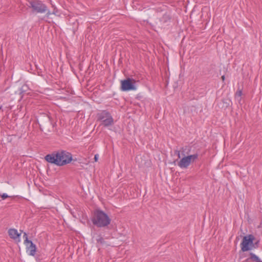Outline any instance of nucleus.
<instances>
[{
    "instance_id": "f257e3e1",
    "label": "nucleus",
    "mask_w": 262,
    "mask_h": 262,
    "mask_svg": "<svg viewBox=\"0 0 262 262\" xmlns=\"http://www.w3.org/2000/svg\"><path fill=\"white\" fill-rule=\"evenodd\" d=\"M45 159L51 164L62 166L70 163L73 160V157L70 152L60 150L47 155L45 157Z\"/></svg>"
},
{
    "instance_id": "f03ea898",
    "label": "nucleus",
    "mask_w": 262,
    "mask_h": 262,
    "mask_svg": "<svg viewBox=\"0 0 262 262\" xmlns=\"http://www.w3.org/2000/svg\"><path fill=\"white\" fill-rule=\"evenodd\" d=\"M174 155L178 158L176 160L180 159V160L178 162V165L181 168H187L198 157V154L188 155L185 154L184 148L174 150Z\"/></svg>"
},
{
    "instance_id": "7ed1b4c3",
    "label": "nucleus",
    "mask_w": 262,
    "mask_h": 262,
    "mask_svg": "<svg viewBox=\"0 0 262 262\" xmlns=\"http://www.w3.org/2000/svg\"><path fill=\"white\" fill-rule=\"evenodd\" d=\"M92 222L97 227H105L110 224L111 219L103 211L97 209L94 211Z\"/></svg>"
},
{
    "instance_id": "20e7f679",
    "label": "nucleus",
    "mask_w": 262,
    "mask_h": 262,
    "mask_svg": "<svg viewBox=\"0 0 262 262\" xmlns=\"http://www.w3.org/2000/svg\"><path fill=\"white\" fill-rule=\"evenodd\" d=\"M97 120L101 122V125L108 127L114 124V119L111 115L106 111H103L97 115Z\"/></svg>"
},
{
    "instance_id": "39448f33",
    "label": "nucleus",
    "mask_w": 262,
    "mask_h": 262,
    "mask_svg": "<svg viewBox=\"0 0 262 262\" xmlns=\"http://www.w3.org/2000/svg\"><path fill=\"white\" fill-rule=\"evenodd\" d=\"M254 239L255 237L252 234L245 236L240 245L241 250L243 252H246L256 248L253 243Z\"/></svg>"
},
{
    "instance_id": "423d86ee",
    "label": "nucleus",
    "mask_w": 262,
    "mask_h": 262,
    "mask_svg": "<svg viewBox=\"0 0 262 262\" xmlns=\"http://www.w3.org/2000/svg\"><path fill=\"white\" fill-rule=\"evenodd\" d=\"M29 7L31 8L33 11L39 13H43L47 11V7L41 1L35 0L29 2Z\"/></svg>"
},
{
    "instance_id": "0eeeda50",
    "label": "nucleus",
    "mask_w": 262,
    "mask_h": 262,
    "mask_svg": "<svg viewBox=\"0 0 262 262\" xmlns=\"http://www.w3.org/2000/svg\"><path fill=\"white\" fill-rule=\"evenodd\" d=\"M135 83L136 81L134 79L129 78L121 80V89L122 91L136 90V87L135 85Z\"/></svg>"
},
{
    "instance_id": "6e6552de",
    "label": "nucleus",
    "mask_w": 262,
    "mask_h": 262,
    "mask_svg": "<svg viewBox=\"0 0 262 262\" xmlns=\"http://www.w3.org/2000/svg\"><path fill=\"white\" fill-rule=\"evenodd\" d=\"M26 246V251L27 253L31 256H34L36 252V245L33 243L31 241L27 244H25Z\"/></svg>"
},
{
    "instance_id": "1a4fd4ad",
    "label": "nucleus",
    "mask_w": 262,
    "mask_h": 262,
    "mask_svg": "<svg viewBox=\"0 0 262 262\" xmlns=\"http://www.w3.org/2000/svg\"><path fill=\"white\" fill-rule=\"evenodd\" d=\"M250 257L245 260V262H262V261L253 253H250Z\"/></svg>"
},
{
    "instance_id": "9d476101",
    "label": "nucleus",
    "mask_w": 262,
    "mask_h": 262,
    "mask_svg": "<svg viewBox=\"0 0 262 262\" xmlns=\"http://www.w3.org/2000/svg\"><path fill=\"white\" fill-rule=\"evenodd\" d=\"M8 234L10 238L14 239L19 238L20 236V234H19L15 229H10L8 230Z\"/></svg>"
},
{
    "instance_id": "9b49d317",
    "label": "nucleus",
    "mask_w": 262,
    "mask_h": 262,
    "mask_svg": "<svg viewBox=\"0 0 262 262\" xmlns=\"http://www.w3.org/2000/svg\"><path fill=\"white\" fill-rule=\"evenodd\" d=\"M242 95V91L241 90H238L235 93V99L239 102L241 101V96Z\"/></svg>"
},
{
    "instance_id": "f8f14e48",
    "label": "nucleus",
    "mask_w": 262,
    "mask_h": 262,
    "mask_svg": "<svg viewBox=\"0 0 262 262\" xmlns=\"http://www.w3.org/2000/svg\"><path fill=\"white\" fill-rule=\"evenodd\" d=\"M97 244L99 245H103L105 243L104 239L100 235H99L96 239Z\"/></svg>"
},
{
    "instance_id": "ddd939ff",
    "label": "nucleus",
    "mask_w": 262,
    "mask_h": 262,
    "mask_svg": "<svg viewBox=\"0 0 262 262\" xmlns=\"http://www.w3.org/2000/svg\"><path fill=\"white\" fill-rule=\"evenodd\" d=\"M23 237H24V238H25V240H24L25 244H27V243H29V242L31 241L30 240L28 239V235H27V233L25 232L24 234Z\"/></svg>"
},
{
    "instance_id": "4468645a",
    "label": "nucleus",
    "mask_w": 262,
    "mask_h": 262,
    "mask_svg": "<svg viewBox=\"0 0 262 262\" xmlns=\"http://www.w3.org/2000/svg\"><path fill=\"white\" fill-rule=\"evenodd\" d=\"M1 196L3 200L9 197L6 193H3Z\"/></svg>"
},
{
    "instance_id": "2eb2a0df",
    "label": "nucleus",
    "mask_w": 262,
    "mask_h": 262,
    "mask_svg": "<svg viewBox=\"0 0 262 262\" xmlns=\"http://www.w3.org/2000/svg\"><path fill=\"white\" fill-rule=\"evenodd\" d=\"M98 157H99V155L98 154H96L95 155V157H94L95 162H97L98 161Z\"/></svg>"
},
{
    "instance_id": "dca6fc26",
    "label": "nucleus",
    "mask_w": 262,
    "mask_h": 262,
    "mask_svg": "<svg viewBox=\"0 0 262 262\" xmlns=\"http://www.w3.org/2000/svg\"><path fill=\"white\" fill-rule=\"evenodd\" d=\"M51 14H52V13H51L50 11H48L46 13V16L49 17Z\"/></svg>"
},
{
    "instance_id": "f3484780",
    "label": "nucleus",
    "mask_w": 262,
    "mask_h": 262,
    "mask_svg": "<svg viewBox=\"0 0 262 262\" xmlns=\"http://www.w3.org/2000/svg\"><path fill=\"white\" fill-rule=\"evenodd\" d=\"M258 243H259V241H257L256 242L254 243V245H255V246L256 247V248H257L258 247Z\"/></svg>"
},
{
    "instance_id": "a211bd4d",
    "label": "nucleus",
    "mask_w": 262,
    "mask_h": 262,
    "mask_svg": "<svg viewBox=\"0 0 262 262\" xmlns=\"http://www.w3.org/2000/svg\"><path fill=\"white\" fill-rule=\"evenodd\" d=\"M56 13H57V11L54 10V11L53 12L52 14L56 15Z\"/></svg>"
},
{
    "instance_id": "6ab92c4d",
    "label": "nucleus",
    "mask_w": 262,
    "mask_h": 262,
    "mask_svg": "<svg viewBox=\"0 0 262 262\" xmlns=\"http://www.w3.org/2000/svg\"><path fill=\"white\" fill-rule=\"evenodd\" d=\"M221 78L223 81H224L225 79V77L224 75L222 76Z\"/></svg>"
},
{
    "instance_id": "aec40b11",
    "label": "nucleus",
    "mask_w": 262,
    "mask_h": 262,
    "mask_svg": "<svg viewBox=\"0 0 262 262\" xmlns=\"http://www.w3.org/2000/svg\"><path fill=\"white\" fill-rule=\"evenodd\" d=\"M1 109V107H0V110Z\"/></svg>"
}]
</instances>
